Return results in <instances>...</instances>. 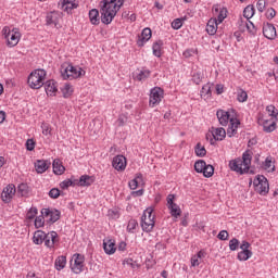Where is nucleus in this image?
Instances as JSON below:
<instances>
[{"label": "nucleus", "instance_id": "obj_16", "mask_svg": "<svg viewBox=\"0 0 278 278\" xmlns=\"http://www.w3.org/2000/svg\"><path fill=\"white\" fill-rule=\"evenodd\" d=\"M59 5H61V10L67 12V14H71L72 10H77V8H79V3H77L76 0H61Z\"/></svg>", "mask_w": 278, "mask_h": 278}, {"label": "nucleus", "instance_id": "obj_11", "mask_svg": "<svg viewBox=\"0 0 278 278\" xmlns=\"http://www.w3.org/2000/svg\"><path fill=\"white\" fill-rule=\"evenodd\" d=\"M167 208L173 218H179V216H181V207L175 203V194L167 195Z\"/></svg>", "mask_w": 278, "mask_h": 278}, {"label": "nucleus", "instance_id": "obj_31", "mask_svg": "<svg viewBox=\"0 0 278 278\" xmlns=\"http://www.w3.org/2000/svg\"><path fill=\"white\" fill-rule=\"evenodd\" d=\"M164 46V41L157 40L152 46L153 55L155 58H162V47Z\"/></svg>", "mask_w": 278, "mask_h": 278}, {"label": "nucleus", "instance_id": "obj_24", "mask_svg": "<svg viewBox=\"0 0 278 278\" xmlns=\"http://www.w3.org/2000/svg\"><path fill=\"white\" fill-rule=\"evenodd\" d=\"M49 166H51V163H49L46 160H38L35 163L36 172L39 173L40 175H42V173H47V170H49Z\"/></svg>", "mask_w": 278, "mask_h": 278}, {"label": "nucleus", "instance_id": "obj_47", "mask_svg": "<svg viewBox=\"0 0 278 278\" xmlns=\"http://www.w3.org/2000/svg\"><path fill=\"white\" fill-rule=\"evenodd\" d=\"M45 218H47L45 215L37 216L35 218V227L36 229H40V227H45Z\"/></svg>", "mask_w": 278, "mask_h": 278}, {"label": "nucleus", "instance_id": "obj_54", "mask_svg": "<svg viewBox=\"0 0 278 278\" xmlns=\"http://www.w3.org/2000/svg\"><path fill=\"white\" fill-rule=\"evenodd\" d=\"M266 112H268V115L269 116H273L274 118H277V114H278V110L277 108H275V105H268L266 108Z\"/></svg>", "mask_w": 278, "mask_h": 278}, {"label": "nucleus", "instance_id": "obj_44", "mask_svg": "<svg viewBox=\"0 0 278 278\" xmlns=\"http://www.w3.org/2000/svg\"><path fill=\"white\" fill-rule=\"evenodd\" d=\"M245 27H247L249 34H251L252 36L257 35V27H255V24H253V22L248 20V23H245Z\"/></svg>", "mask_w": 278, "mask_h": 278}, {"label": "nucleus", "instance_id": "obj_23", "mask_svg": "<svg viewBox=\"0 0 278 278\" xmlns=\"http://www.w3.org/2000/svg\"><path fill=\"white\" fill-rule=\"evenodd\" d=\"M46 25H54V27L58 28V25H60V14L55 12H50L46 16Z\"/></svg>", "mask_w": 278, "mask_h": 278}, {"label": "nucleus", "instance_id": "obj_33", "mask_svg": "<svg viewBox=\"0 0 278 278\" xmlns=\"http://www.w3.org/2000/svg\"><path fill=\"white\" fill-rule=\"evenodd\" d=\"M54 268H56V270H64V268H66V256L65 255H61V256L56 257V260L54 262Z\"/></svg>", "mask_w": 278, "mask_h": 278}, {"label": "nucleus", "instance_id": "obj_21", "mask_svg": "<svg viewBox=\"0 0 278 278\" xmlns=\"http://www.w3.org/2000/svg\"><path fill=\"white\" fill-rule=\"evenodd\" d=\"M55 84V80L43 83L46 94H48V97H55V92H58V86Z\"/></svg>", "mask_w": 278, "mask_h": 278}, {"label": "nucleus", "instance_id": "obj_34", "mask_svg": "<svg viewBox=\"0 0 278 278\" xmlns=\"http://www.w3.org/2000/svg\"><path fill=\"white\" fill-rule=\"evenodd\" d=\"M218 30V24H216V20H210L206 25V31L210 36H214Z\"/></svg>", "mask_w": 278, "mask_h": 278}, {"label": "nucleus", "instance_id": "obj_4", "mask_svg": "<svg viewBox=\"0 0 278 278\" xmlns=\"http://www.w3.org/2000/svg\"><path fill=\"white\" fill-rule=\"evenodd\" d=\"M153 227H155V215H153V207H148L141 216V228L146 233H151Z\"/></svg>", "mask_w": 278, "mask_h": 278}, {"label": "nucleus", "instance_id": "obj_9", "mask_svg": "<svg viewBox=\"0 0 278 278\" xmlns=\"http://www.w3.org/2000/svg\"><path fill=\"white\" fill-rule=\"evenodd\" d=\"M162 99H164V89L161 87H154L150 91V108H155L159 103H162Z\"/></svg>", "mask_w": 278, "mask_h": 278}, {"label": "nucleus", "instance_id": "obj_64", "mask_svg": "<svg viewBox=\"0 0 278 278\" xmlns=\"http://www.w3.org/2000/svg\"><path fill=\"white\" fill-rule=\"evenodd\" d=\"M109 216H111V218H115V219L118 218V216H119L118 211L110 210Z\"/></svg>", "mask_w": 278, "mask_h": 278}, {"label": "nucleus", "instance_id": "obj_60", "mask_svg": "<svg viewBox=\"0 0 278 278\" xmlns=\"http://www.w3.org/2000/svg\"><path fill=\"white\" fill-rule=\"evenodd\" d=\"M266 0H258L256 8L258 10V12H264V10H266Z\"/></svg>", "mask_w": 278, "mask_h": 278}, {"label": "nucleus", "instance_id": "obj_45", "mask_svg": "<svg viewBox=\"0 0 278 278\" xmlns=\"http://www.w3.org/2000/svg\"><path fill=\"white\" fill-rule=\"evenodd\" d=\"M203 176L210 179L214 175V166L213 165H205L204 170L202 172Z\"/></svg>", "mask_w": 278, "mask_h": 278}, {"label": "nucleus", "instance_id": "obj_49", "mask_svg": "<svg viewBox=\"0 0 278 278\" xmlns=\"http://www.w3.org/2000/svg\"><path fill=\"white\" fill-rule=\"evenodd\" d=\"M247 99H249V94L247 93V91L244 90L238 91L237 101H239V103H244Z\"/></svg>", "mask_w": 278, "mask_h": 278}, {"label": "nucleus", "instance_id": "obj_58", "mask_svg": "<svg viewBox=\"0 0 278 278\" xmlns=\"http://www.w3.org/2000/svg\"><path fill=\"white\" fill-rule=\"evenodd\" d=\"M41 129H42L43 136H50V134H51V126H49V124L42 123L41 124Z\"/></svg>", "mask_w": 278, "mask_h": 278}, {"label": "nucleus", "instance_id": "obj_52", "mask_svg": "<svg viewBox=\"0 0 278 278\" xmlns=\"http://www.w3.org/2000/svg\"><path fill=\"white\" fill-rule=\"evenodd\" d=\"M230 251H238L240 249V241L237 238H233L229 241Z\"/></svg>", "mask_w": 278, "mask_h": 278}, {"label": "nucleus", "instance_id": "obj_28", "mask_svg": "<svg viewBox=\"0 0 278 278\" xmlns=\"http://www.w3.org/2000/svg\"><path fill=\"white\" fill-rule=\"evenodd\" d=\"M52 168L54 175H64V170H66L64 165H62V161H60L59 159L53 161Z\"/></svg>", "mask_w": 278, "mask_h": 278}, {"label": "nucleus", "instance_id": "obj_7", "mask_svg": "<svg viewBox=\"0 0 278 278\" xmlns=\"http://www.w3.org/2000/svg\"><path fill=\"white\" fill-rule=\"evenodd\" d=\"M42 216L46 218V223L48 225H53L54 223H58V220L61 218L62 213L58 208H42L41 210Z\"/></svg>", "mask_w": 278, "mask_h": 278}, {"label": "nucleus", "instance_id": "obj_59", "mask_svg": "<svg viewBox=\"0 0 278 278\" xmlns=\"http://www.w3.org/2000/svg\"><path fill=\"white\" fill-rule=\"evenodd\" d=\"M26 149L27 151H34V149H36V141H34V139H27Z\"/></svg>", "mask_w": 278, "mask_h": 278}, {"label": "nucleus", "instance_id": "obj_43", "mask_svg": "<svg viewBox=\"0 0 278 278\" xmlns=\"http://www.w3.org/2000/svg\"><path fill=\"white\" fill-rule=\"evenodd\" d=\"M206 165H207V163H205L204 160H198L194 163V170H195V173H203V170L205 169Z\"/></svg>", "mask_w": 278, "mask_h": 278}, {"label": "nucleus", "instance_id": "obj_61", "mask_svg": "<svg viewBox=\"0 0 278 278\" xmlns=\"http://www.w3.org/2000/svg\"><path fill=\"white\" fill-rule=\"evenodd\" d=\"M218 240H228L229 239V232L227 230H222L217 235Z\"/></svg>", "mask_w": 278, "mask_h": 278}, {"label": "nucleus", "instance_id": "obj_2", "mask_svg": "<svg viewBox=\"0 0 278 278\" xmlns=\"http://www.w3.org/2000/svg\"><path fill=\"white\" fill-rule=\"evenodd\" d=\"M253 160V152L251 150H247L243 152L242 157H237L235 160L229 161V168L233 173H238V175H247L249 173L253 174L251 170V162Z\"/></svg>", "mask_w": 278, "mask_h": 278}, {"label": "nucleus", "instance_id": "obj_14", "mask_svg": "<svg viewBox=\"0 0 278 278\" xmlns=\"http://www.w3.org/2000/svg\"><path fill=\"white\" fill-rule=\"evenodd\" d=\"M112 166L115 170L123 172L127 168V159L124 155H116L113 157Z\"/></svg>", "mask_w": 278, "mask_h": 278}, {"label": "nucleus", "instance_id": "obj_37", "mask_svg": "<svg viewBox=\"0 0 278 278\" xmlns=\"http://www.w3.org/2000/svg\"><path fill=\"white\" fill-rule=\"evenodd\" d=\"M194 153L198 157H205V155H207V150L201 144V142H199L194 148Z\"/></svg>", "mask_w": 278, "mask_h": 278}, {"label": "nucleus", "instance_id": "obj_62", "mask_svg": "<svg viewBox=\"0 0 278 278\" xmlns=\"http://www.w3.org/2000/svg\"><path fill=\"white\" fill-rule=\"evenodd\" d=\"M205 138H206V140L210 141V144H215V143H216V140L214 139V132H213L212 129H211L210 132H207V134L205 135Z\"/></svg>", "mask_w": 278, "mask_h": 278}, {"label": "nucleus", "instance_id": "obj_39", "mask_svg": "<svg viewBox=\"0 0 278 278\" xmlns=\"http://www.w3.org/2000/svg\"><path fill=\"white\" fill-rule=\"evenodd\" d=\"M149 77H151V71L141 70L140 73L135 76V79H137V81H144V79H149Z\"/></svg>", "mask_w": 278, "mask_h": 278}, {"label": "nucleus", "instance_id": "obj_51", "mask_svg": "<svg viewBox=\"0 0 278 278\" xmlns=\"http://www.w3.org/2000/svg\"><path fill=\"white\" fill-rule=\"evenodd\" d=\"M124 266H130V268L136 269L139 268L140 266L138 265V263L136 261H134L132 258H125L123 262Z\"/></svg>", "mask_w": 278, "mask_h": 278}, {"label": "nucleus", "instance_id": "obj_27", "mask_svg": "<svg viewBox=\"0 0 278 278\" xmlns=\"http://www.w3.org/2000/svg\"><path fill=\"white\" fill-rule=\"evenodd\" d=\"M213 138L215 141H223L224 138H227V130L225 128L212 127Z\"/></svg>", "mask_w": 278, "mask_h": 278}, {"label": "nucleus", "instance_id": "obj_19", "mask_svg": "<svg viewBox=\"0 0 278 278\" xmlns=\"http://www.w3.org/2000/svg\"><path fill=\"white\" fill-rule=\"evenodd\" d=\"M238 127H240V119L238 118H231L230 125L227 129V136L228 138H233L238 134Z\"/></svg>", "mask_w": 278, "mask_h": 278}, {"label": "nucleus", "instance_id": "obj_63", "mask_svg": "<svg viewBox=\"0 0 278 278\" xmlns=\"http://www.w3.org/2000/svg\"><path fill=\"white\" fill-rule=\"evenodd\" d=\"M2 34L5 38V40H8V37L12 34V30L10 29L9 26H4L3 29H2Z\"/></svg>", "mask_w": 278, "mask_h": 278}, {"label": "nucleus", "instance_id": "obj_12", "mask_svg": "<svg viewBox=\"0 0 278 278\" xmlns=\"http://www.w3.org/2000/svg\"><path fill=\"white\" fill-rule=\"evenodd\" d=\"M216 116L218 118L219 125H222L223 127H227V125L231 123V118H236L233 117V115H231L229 111H225L223 109L217 110Z\"/></svg>", "mask_w": 278, "mask_h": 278}, {"label": "nucleus", "instance_id": "obj_40", "mask_svg": "<svg viewBox=\"0 0 278 278\" xmlns=\"http://www.w3.org/2000/svg\"><path fill=\"white\" fill-rule=\"evenodd\" d=\"M140 181H142V174H137V176L128 182L130 190H136Z\"/></svg>", "mask_w": 278, "mask_h": 278}, {"label": "nucleus", "instance_id": "obj_55", "mask_svg": "<svg viewBox=\"0 0 278 278\" xmlns=\"http://www.w3.org/2000/svg\"><path fill=\"white\" fill-rule=\"evenodd\" d=\"M184 18H176L172 22V27L173 29H181L184 26Z\"/></svg>", "mask_w": 278, "mask_h": 278}, {"label": "nucleus", "instance_id": "obj_8", "mask_svg": "<svg viewBox=\"0 0 278 278\" xmlns=\"http://www.w3.org/2000/svg\"><path fill=\"white\" fill-rule=\"evenodd\" d=\"M74 264L71 265V270L74 275H81L84 273V263L86 262V256L76 253L73 255Z\"/></svg>", "mask_w": 278, "mask_h": 278}, {"label": "nucleus", "instance_id": "obj_20", "mask_svg": "<svg viewBox=\"0 0 278 278\" xmlns=\"http://www.w3.org/2000/svg\"><path fill=\"white\" fill-rule=\"evenodd\" d=\"M152 31L151 28H144L141 33V36H139V39L137 41L138 47H144L146 42H149L151 40Z\"/></svg>", "mask_w": 278, "mask_h": 278}, {"label": "nucleus", "instance_id": "obj_30", "mask_svg": "<svg viewBox=\"0 0 278 278\" xmlns=\"http://www.w3.org/2000/svg\"><path fill=\"white\" fill-rule=\"evenodd\" d=\"M61 92L64 99H71V97H73L74 89L71 84L66 83L63 87H61Z\"/></svg>", "mask_w": 278, "mask_h": 278}, {"label": "nucleus", "instance_id": "obj_15", "mask_svg": "<svg viewBox=\"0 0 278 278\" xmlns=\"http://www.w3.org/2000/svg\"><path fill=\"white\" fill-rule=\"evenodd\" d=\"M263 35L267 40H275L277 38V28L270 23L263 25Z\"/></svg>", "mask_w": 278, "mask_h": 278}, {"label": "nucleus", "instance_id": "obj_53", "mask_svg": "<svg viewBox=\"0 0 278 278\" xmlns=\"http://www.w3.org/2000/svg\"><path fill=\"white\" fill-rule=\"evenodd\" d=\"M192 81L193 84H197V86H199V84L203 81V74L201 72L194 73L192 76Z\"/></svg>", "mask_w": 278, "mask_h": 278}, {"label": "nucleus", "instance_id": "obj_56", "mask_svg": "<svg viewBox=\"0 0 278 278\" xmlns=\"http://www.w3.org/2000/svg\"><path fill=\"white\" fill-rule=\"evenodd\" d=\"M266 18H268V21H273V18L275 16H277V11H275V9L273 8H269L267 11H266V14H265Z\"/></svg>", "mask_w": 278, "mask_h": 278}, {"label": "nucleus", "instance_id": "obj_29", "mask_svg": "<svg viewBox=\"0 0 278 278\" xmlns=\"http://www.w3.org/2000/svg\"><path fill=\"white\" fill-rule=\"evenodd\" d=\"M46 232L42 230H37L34 232L33 242L34 244L40 245L45 242Z\"/></svg>", "mask_w": 278, "mask_h": 278}, {"label": "nucleus", "instance_id": "obj_38", "mask_svg": "<svg viewBox=\"0 0 278 278\" xmlns=\"http://www.w3.org/2000/svg\"><path fill=\"white\" fill-rule=\"evenodd\" d=\"M243 16L249 21V18H253L255 16V7L253 4H249L244 10H243Z\"/></svg>", "mask_w": 278, "mask_h": 278}, {"label": "nucleus", "instance_id": "obj_18", "mask_svg": "<svg viewBox=\"0 0 278 278\" xmlns=\"http://www.w3.org/2000/svg\"><path fill=\"white\" fill-rule=\"evenodd\" d=\"M21 40V33L18 28H13L12 34L7 37L8 47H16Z\"/></svg>", "mask_w": 278, "mask_h": 278}, {"label": "nucleus", "instance_id": "obj_3", "mask_svg": "<svg viewBox=\"0 0 278 278\" xmlns=\"http://www.w3.org/2000/svg\"><path fill=\"white\" fill-rule=\"evenodd\" d=\"M47 72L45 70H35L28 76L27 84L33 90H40L45 86Z\"/></svg>", "mask_w": 278, "mask_h": 278}, {"label": "nucleus", "instance_id": "obj_6", "mask_svg": "<svg viewBox=\"0 0 278 278\" xmlns=\"http://www.w3.org/2000/svg\"><path fill=\"white\" fill-rule=\"evenodd\" d=\"M253 186L255 192L262 194L263 197H266V194H268V190H270L268 179H266L264 176H257L253 181Z\"/></svg>", "mask_w": 278, "mask_h": 278}, {"label": "nucleus", "instance_id": "obj_32", "mask_svg": "<svg viewBox=\"0 0 278 278\" xmlns=\"http://www.w3.org/2000/svg\"><path fill=\"white\" fill-rule=\"evenodd\" d=\"M251 257H253V252L251 250H241L237 255L239 262H247V260H251Z\"/></svg>", "mask_w": 278, "mask_h": 278}, {"label": "nucleus", "instance_id": "obj_5", "mask_svg": "<svg viewBox=\"0 0 278 278\" xmlns=\"http://www.w3.org/2000/svg\"><path fill=\"white\" fill-rule=\"evenodd\" d=\"M84 75H86V72L81 67H75L73 64L61 66V77L63 79H78Z\"/></svg>", "mask_w": 278, "mask_h": 278}, {"label": "nucleus", "instance_id": "obj_36", "mask_svg": "<svg viewBox=\"0 0 278 278\" xmlns=\"http://www.w3.org/2000/svg\"><path fill=\"white\" fill-rule=\"evenodd\" d=\"M262 168L268 173H275V166H273V159L270 156H267L265 162H263Z\"/></svg>", "mask_w": 278, "mask_h": 278}, {"label": "nucleus", "instance_id": "obj_48", "mask_svg": "<svg viewBox=\"0 0 278 278\" xmlns=\"http://www.w3.org/2000/svg\"><path fill=\"white\" fill-rule=\"evenodd\" d=\"M17 192L18 194H21V197H27L28 194V187H27V184H21L18 185L17 187Z\"/></svg>", "mask_w": 278, "mask_h": 278}, {"label": "nucleus", "instance_id": "obj_1", "mask_svg": "<svg viewBox=\"0 0 278 278\" xmlns=\"http://www.w3.org/2000/svg\"><path fill=\"white\" fill-rule=\"evenodd\" d=\"M124 3L125 0H102L100 2L101 22L104 25H110V23L114 21L116 14H118V10L123 8Z\"/></svg>", "mask_w": 278, "mask_h": 278}, {"label": "nucleus", "instance_id": "obj_10", "mask_svg": "<svg viewBox=\"0 0 278 278\" xmlns=\"http://www.w3.org/2000/svg\"><path fill=\"white\" fill-rule=\"evenodd\" d=\"M45 236L43 243L47 249H55L60 244V236L55 231L46 232Z\"/></svg>", "mask_w": 278, "mask_h": 278}, {"label": "nucleus", "instance_id": "obj_46", "mask_svg": "<svg viewBox=\"0 0 278 278\" xmlns=\"http://www.w3.org/2000/svg\"><path fill=\"white\" fill-rule=\"evenodd\" d=\"M38 215V208L36 206H33L29 208V211L26 214V218L28 220H34L36 216Z\"/></svg>", "mask_w": 278, "mask_h": 278}, {"label": "nucleus", "instance_id": "obj_41", "mask_svg": "<svg viewBox=\"0 0 278 278\" xmlns=\"http://www.w3.org/2000/svg\"><path fill=\"white\" fill-rule=\"evenodd\" d=\"M212 84H205L203 87H202V90H201V97H206V99H210V97H212Z\"/></svg>", "mask_w": 278, "mask_h": 278}, {"label": "nucleus", "instance_id": "obj_13", "mask_svg": "<svg viewBox=\"0 0 278 278\" xmlns=\"http://www.w3.org/2000/svg\"><path fill=\"white\" fill-rule=\"evenodd\" d=\"M213 14L214 16H217L215 18L216 25H220L225 18H227V9L222 8L219 4L213 5Z\"/></svg>", "mask_w": 278, "mask_h": 278}, {"label": "nucleus", "instance_id": "obj_17", "mask_svg": "<svg viewBox=\"0 0 278 278\" xmlns=\"http://www.w3.org/2000/svg\"><path fill=\"white\" fill-rule=\"evenodd\" d=\"M16 193V188L14 187V185H9L7 186L1 194V199L3 201V203H10V201H12V195Z\"/></svg>", "mask_w": 278, "mask_h": 278}, {"label": "nucleus", "instance_id": "obj_57", "mask_svg": "<svg viewBox=\"0 0 278 278\" xmlns=\"http://www.w3.org/2000/svg\"><path fill=\"white\" fill-rule=\"evenodd\" d=\"M49 197L50 199H59L60 198V189L58 188H52L50 191H49Z\"/></svg>", "mask_w": 278, "mask_h": 278}, {"label": "nucleus", "instance_id": "obj_25", "mask_svg": "<svg viewBox=\"0 0 278 278\" xmlns=\"http://www.w3.org/2000/svg\"><path fill=\"white\" fill-rule=\"evenodd\" d=\"M260 123H262L263 130L266 134H273V131H275V129H277V123L271 122L269 119H260Z\"/></svg>", "mask_w": 278, "mask_h": 278}, {"label": "nucleus", "instance_id": "obj_50", "mask_svg": "<svg viewBox=\"0 0 278 278\" xmlns=\"http://www.w3.org/2000/svg\"><path fill=\"white\" fill-rule=\"evenodd\" d=\"M136 227H138V220L130 219L127 225L128 233H134V231H136Z\"/></svg>", "mask_w": 278, "mask_h": 278}, {"label": "nucleus", "instance_id": "obj_42", "mask_svg": "<svg viewBox=\"0 0 278 278\" xmlns=\"http://www.w3.org/2000/svg\"><path fill=\"white\" fill-rule=\"evenodd\" d=\"M71 186H77V179H65L60 184L62 190H66V188H71Z\"/></svg>", "mask_w": 278, "mask_h": 278}, {"label": "nucleus", "instance_id": "obj_22", "mask_svg": "<svg viewBox=\"0 0 278 278\" xmlns=\"http://www.w3.org/2000/svg\"><path fill=\"white\" fill-rule=\"evenodd\" d=\"M94 184V178L92 176L83 175L79 179H76V186H80L83 188H88L89 186Z\"/></svg>", "mask_w": 278, "mask_h": 278}, {"label": "nucleus", "instance_id": "obj_26", "mask_svg": "<svg viewBox=\"0 0 278 278\" xmlns=\"http://www.w3.org/2000/svg\"><path fill=\"white\" fill-rule=\"evenodd\" d=\"M103 250L106 253V255H114L116 253V244L112 239H108L103 241Z\"/></svg>", "mask_w": 278, "mask_h": 278}, {"label": "nucleus", "instance_id": "obj_35", "mask_svg": "<svg viewBox=\"0 0 278 278\" xmlns=\"http://www.w3.org/2000/svg\"><path fill=\"white\" fill-rule=\"evenodd\" d=\"M89 20L92 25H99L101 20H99V10L92 9L89 11Z\"/></svg>", "mask_w": 278, "mask_h": 278}]
</instances>
